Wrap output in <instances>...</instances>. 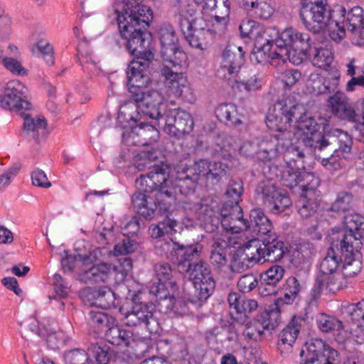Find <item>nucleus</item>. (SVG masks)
I'll return each instance as SVG.
<instances>
[{
    "label": "nucleus",
    "mask_w": 364,
    "mask_h": 364,
    "mask_svg": "<svg viewBox=\"0 0 364 364\" xmlns=\"http://www.w3.org/2000/svg\"><path fill=\"white\" fill-rule=\"evenodd\" d=\"M294 133L287 131L279 134L282 146L286 147L285 157L290 154L298 159H304L308 155L314 154L321 164L328 171H334L341 168L337 157L351 151L353 141L350 135L339 129H331L321 134L319 132L321 125L317 120L304 112L295 119Z\"/></svg>",
    "instance_id": "obj_1"
},
{
    "label": "nucleus",
    "mask_w": 364,
    "mask_h": 364,
    "mask_svg": "<svg viewBox=\"0 0 364 364\" xmlns=\"http://www.w3.org/2000/svg\"><path fill=\"white\" fill-rule=\"evenodd\" d=\"M149 67L127 71V85L129 92L134 102H129L121 106L119 118L128 123L137 124L140 129L146 128L157 134L156 129L149 124L148 119L155 120L160 127L165 114L166 105L162 95L156 90L149 89L151 82ZM143 133L142 134H144Z\"/></svg>",
    "instance_id": "obj_2"
},
{
    "label": "nucleus",
    "mask_w": 364,
    "mask_h": 364,
    "mask_svg": "<svg viewBox=\"0 0 364 364\" xmlns=\"http://www.w3.org/2000/svg\"><path fill=\"white\" fill-rule=\"evenodd\" d=\"M122 11L115 9L122 38L129 52L135 56L128 70L150 67L154 54L149 48L151 35L146 31L151 15L150 9L135 0H124Z\"/></svg>",
    "instance_id": "obj_3"
},
{
    "label": "nucleus",
    "mask_w": 364,
    "mask_h": 364,
    "mask_svg": "<svg viewBox=\"0 0 364 364\" xmlns=\"http://www.w3.org/2000/svg\"><path fill=\"white\" fill-rule=\"evenodd\" d=\"M168 247L173 245V250L176 257L178 270L184 274L193 286V294H190L200 301L206 300L215 289V281L211 274L209 265L199 259L202 246L181 245L166 241Z\"/></svg>",
    "instance_id": "obj_4"
},
{
    "label": "nucleus",
    "mask_w": 364,
    "mask_h": 364,
    "mask_svg": "<svg viewBox=\"0 0 364 364\" xmlns=\"http://www.w3.org/2000/svg\"><path fill=\"white\" fill-rule=\"evenodd\" d=\"M276 48L274 56L279 57L282 63L289 61L292 64L299 65L307 58L309 49H311V40L308 33L289 27L275 38Z\"/></svg>",
    "instance_id": "obj_5"
},
{
    "label": "nucleus",
    "mask_w": 364,
    "mask_h": 364,
    "mask_svg": "<svg viewBox=\"0 0 364 364\" xmlns=\"http://www.w3.org/2000/svg\"><path fill=\"white\" fill-rule=\"evenodd\" d=\"M156 159V151L142 152L136 161L135 166L139 171L151 169L149 172L158 188L154 197L159 207L167 210L174 203V188H170L172 179L169 177V167L163 164H153Z\"/></svg>",
    "instance_id": "obj_6"
},
{
    "label": "nucleus",
    "mask_w": 364,
    "mask_h": 364,
    "mask_svg": "<svg viewBox=\"0 0 364 364\" xmlns=\"http://www.w3.org/2000/svg\"><path fill=\"white\" fill-rule=\"evenodd\" d=\"M333 13L328 6H302L300 18L305 27L313 33L327 30L331 38L340 41L346 36L344 26L338 20L333 19Z\"/></svg>",
    "instance_id": "obj_7"
},
{
    "label": "nucleus",
    "mask_w": 364,
    "mask_h": 364,
    "mask_svg": "<svg viewBox=\"0 0 364 364\" xmlns=\"http://www.w3.org/2000/svg\"><path fill=\"white\" fill-rule=\"evenodd\" d=\"M123 321L129 326L144 325L150 333H158L161 330L157 312L154 306L139 301V296L134 295L131 299H126L119 308Z\"/></svg>",
    "instance_id": "obj_8"
},
{
    "label": "nucleus",
    "mask_w": 364,
    "mask_h": 364,
    "mask_svg": "<svg viewBox=\"0 0 364 364\" xmlns=\"http://www.w3.org/2000/svg\"><path fill=\"white\" fill-rule=\"evenodd\" d=\"M364 229H348L341 242V252L344 257L342 274L346 279L357 275L362 267L361 253Z\"/></svg>",
    "instance_id": "obj_9"
},
{
    "label": "nucleus",
    "mask_w": 364,
    "mask_h": 364,
    "mask_svg": "<svg viewBox=\"0 0 364 364\" xmlns=\"http://www.w3.org/2000/svg\"><path fill=\"white\" fill-rule=\"evenodd\" d=\"M304 107L290 97L277 100L269 109L267 125L272 129L287 132L289 127L294 123L298 116L303 113Z\"/></svg>",
    "instance_id": "obj_10"
},
{
    "label": "nucleus",
    "mask_w": 364,
    "mask_h": 364,
    "mask_svg": "<svg viewBox=\"0 0 364 364\" xmlns=\"http://www.w3.org/2000/svg\"><path fill=\"white\" fill-rule=\"evenodd\" d=\"M171 62L170 65L164 64L162 74L166 79L167 93L169 97H181L187 101L193 100V90L186 77L181 71L183 62L177 60Z\"/></svg>",
    "instance_id": "obj_11"
},
{
    "label": "nucleus",
    "mask_w": 364,
    "mask_h": 364,
    "mask_svg": "<svg viewBox=\"0 0 364 364\" xmlns=\"http://www.w3.org/2000/svg\"><path fill=\"white\" fill-rule=\"evenodd\" d=\"M158 37L161 42V56L163 64L170 65L177 60L185 62L186 53L178 46V36L172 25L164 23L158 29Z\"/></svg>",
    "instance_id": "obj_12"
},
{
    "label": "nucleus",
    "mask_w": 364,
    "mask_h": 364,
    "mask_svg": "<svg viewBox=\"0 0 364 364\" xmlns=\"http://www.w3.org/2000/svg\"><path fill=\"white\" fill-rule=\"evenodd\" d=\"M301 355L305 358L301 364H337L338 352L321 339H312L306 343Z\"/></svg>",
    "instance_id": "obj_13"
},
{
    "label": "nucleus",
    "mask_w": 364,
    "mask_h": 364,
    "mask_svg": "<svg viewBox=\"0 0 364 364\" xmlns=\"http://www.w3.org/2000/svg\"><path fill=\"white\" fill-rule=\"evenodd\" d=\"M306 184L302 185V198L299 200L298 212L303 218L312 215L319 205L321 200L320 191L317 190L319 179L314 174H305Z\"/></svg>",
    "instance_id": "obj_14"
},
{
    "label": "nucleus",
    "mask_w": 364,
    "mask_h": 364,
    "mask_svg": "<svg viewBox=\"0 0 364 364\" xmlns=\"http://www.w3.org/2000/svg\"><path fill=\"white\" fill-rule=\"evenodd\" d=\"M278 36V30L274 27L266 28L261 35L256 37L255 48L251 53L250 60L257 64L274 63V60L279 57L274 56V51L271 52L275 38Z\"/></svg>",
    "instance_id": "obj_15"
},
{
    "label": "nucleus",
    "mask_w": 364,
    "mask_h": 364,
    "mask_svg": "<svg viewBox=\"0 0 364 364\" xmlns=\"http://www.w3.org/2000/svg\"><path fill=\"white\" fill-rule=\"evenodd\" d=\"M159 128L177 137L190 133L193 128V121L189 113L181 109H170L165 114Z\"/></svg>",
    "instance_id": "obj_16"
},
{
    "label": "nucleus",
    "mask_w": 364,
    "mask_h": 364,
    "mask_svg": "<svg viewBox=\"0 0 364 364\" xmlns=\"http://www.w3.org/2000/svg\"><path fill=\"white\" fill-rule=\"evenodd\" d=\"M279 314L274 307L265 311L258 317L246 324L243 331L245 338L251 341L260 340L264 330H272L278 326Z\"/></svg>",
    "instance_id": "obj_17"
},
{
    "label": "nucleus",
    "mask_w": 364,
    "mask_h": 364,
    "mask_svg": "<svg viewBox=\"0 0 364 364\" xmlns=\"http://www.w3.org/2000/svg\"><path fill=\"white\" fill-rule=\"evenodd\" d=\"M244 54L241 46H228L223 52L218 75L228 80L236 76L245 61Z\"/></svg>",
    "instance_id": "obj_18"
},
{
    "label": "nucleus",
    "mask_w": 364,
    "mask_h": 364,
    "mask_svg": "<svg viewBox=\"0 0 364 364\" xmlns=\"http://www.w3.org/2000/svg\"><path fill=\"white\" fill-rule=\"evenodd\" d=\"M95 357V363H91L88 353L80 348L68 350L64 354L65 364H108L110 354L107 349L94 346L90 349Z\"/></svg>",
    "instance_id": "obj_19"
},
{
    "label": "nucleus",
    "mask_w": 364,
    "mask_h": 364,
    "mask_svg": "<svg viewBox=\"0 0 364 364\" xmlns=\"http://www.w3.org/2000/svg\"><path fill=\"white\" fill-rule=\"evenodd\" d=\"M347 283L343 274L338 272L332 274H318L311 289V296L316 299L323 292L335 293L346 287Z\"/></svg>",
    "instance_id": "obj_20"
},
{
    "label": "nucleus",
    "mask_w": 364,
    "mask_h": 364,
    "mask_svg": "<svg viewBox=\"0 0 364 364\" xmlns=\"http://www.w3.org/2000/svg\"><path fill=\"white\" fill-rule=\"evenodd\" d=\"M155 276L159 281L157 286H151L150 292L156 295V297L166 299L164 294V288L170 287L173 290L177 289L176 282L173 280V270L169 264L166 262L157 263L154 267Z\"/></svg>",
    "instance_id": "obj_21"
},
{
    "label": "nucleus",
    "mask_w": 364,
    "mask_h": 364,
    "mask_svg": "<svg viewBox=\"0 0 364 364\" xmlns=\"http://www.w3.org/2000/svg\"><path fill=\"white\" fill-rule=\"evenodd\" d=\"M220 215L221 219L216 217L212 218L211 215H208L210 223H205V225L218 228L220 224L222 228H237L233 221L241 220L243 218L242 210L237 202L235 203L226 202L221 209Z\"/></svg>",
    "instance_id": "obj_22"
},
{
    "label": "nucleus",
    "mask_w": 364,
    "mask_h": 364,
    "mask_svg": "<svg viewBox=\"0 0 364 364\" xmlns=\"http://www.w3.org/2000/svg\"><path fill=\"white\" fill-rule=\"evenodd\" d=\"M81 296L87 300L90 305L98 306L102 309H108L114 304V294L106 286L100 287H88L84 289Z\"/></svg>",
    "instance_id": "obj_23"
},
{
    "label": "nucleus",
    "mask_w": 364,
    "mask_h": 364,
    "mask_svg": "<svg viewBox=\"0 0 364 364\" xmlns=\"http://www.w3.org/2000/svg\"><path fill=\"white\" fill-rule=\"evenodd\" d=\"M302 321L301 317L294 316L279 333L277 348L281 354L285 355L290 352L300 331Z\"/></svg>",
    "instance_id": "obj_24"
},
{
    "label": "nucleus",
    "mask_w": 364,
    "mask_h": 364,
    "mask_svg": "<svg viewBox=\"0 0 364 364\" xmlns=\"http://www.w3.org/2000/svg\"><path fill=\"white\" fill-rule=\"evenodd\" d=\"M258 254L252 244L236 250L230 264L232 271L241 272L249 268L250 265L259 262V255Z\"/></svg>",
    "instance_id": "obj_25"
},
{
    "label": "nucleus",
    "mask_w": 364,
    "mask_h": 364,
    "mask_svg": "<svg viewBox=\"0 0 364 364\" xmlns=\"http://www.w3.org/2000/svg\"><path fill=\"white\" fill-rule=\"evenodd\" d=\"M328 102L332 112L339 118L356 121L358 116L355 111L343 92H336L330 97Z\"/></svg>",
    "instance_id": "obj_26"
},
{
    "label": "nucleus",
    "mask_w": 364,
    "mask_h": 364,
    "mask_svg": "<svg viewBox=\"0 0 364 364\" xmlns=\"http://www.w3.org/2000/svg\"><path fill=\"white\" fill-rule=\"evenodd\" d=\"M262 196L264 203L273 205L272 211L279 213L285 210L291 203L290 198L276 189L272 184H267L262 188Z\"/></svg>",
    "instance_id": "obj_27"
},
{
    "label": "nucleus",
    "mask_w": 364,
    "mask_h": 364,
    "mask_svg": "<svg viewBox=\"0 0 364 364\" xmlns=\"http://www.w3.org/2000/svg\"><path fill=\"white\" fill-rule=\"evenodd\" d=\"M354 203V196L351 193L343 191L338 193L337 197L332 203L328 214L321 217L319 221V225L324 227L333 225V223L331 222L330 220H333V218L330 215L329 213H344L348 211L353 208Z\"/></svg>",
    "instance_id": "obj_28"
},
{
    "label": "nucleus",
    "mask_w": 364,
    "mask_h": 364,
    "mask_svg": "<svg viewBox=\"0 0 364 364\" xmlns=\"http://www.w3.org/2000/svg\"><path fill=\"white\" fill-rule=\"evenodd\" d=\"M291 156H293L292 159L294 164L299 159L296 156H293L292 154H290L289 158H286L285 156H284L287 166L282 171L281 180L282 184L289 188H293L297 186L302 188V185L306 184V181L304 178V175L312 173L308 172L301 173L296 171L291 164Z\"/></svg>",
    "instance_id": "obj_29"
},
{
    "label": "nucleus",
    "mask_w": 364,
    "mask_h": 364,
    "mask_svg": "<svg viewBox=\"0 0 364 364\" xmlns=\"http://www.w3.org/2000/svg\"><path fill=\"white\" fill-rule=\"evenodd\" d=\"M341 12L343 13L344 18L342 22L340 21L341 26H344V29L353 33H356L360 29H364V10L360 6H354L350 9L348 13L346 9H342Z\"/></svg>",
    "instance_id": "obj_30"
},
{
    "label": "nucleus",
    "mask_w": 364,
    "mask_h": 364,
    "mask_svg": "<svg viewBox=\"0 0 364 364\" xmlns=\"http://www.w3.org/2000/svg\"><path fill=\"white\" fill-rule=\"evenodd\" d=\"M196 14L197 11L189 6L180 13L178 24L184 36L198 26L205 25L203 18L201 16H196Z\"/></svg>",
    "instance_id": "obj_31"
},
{
    "label": "nucleus",
    "mask_w": 364,
    "mask_h": 364,
    "mask_svg": "<svg viewBox=\"0 0 364 364\" xmlns=\"http://www.w3.org/2000/svg\"><path fill=\"white\" fill-rule=\"evenodd\" d=\"M112 272L111 266L101 263L92 266L80 274V280L85 283L106 282Z\"/></svg>",
    "instance_id": "obj_32"
},
{
    "label": "nucleus",
    "mask_w": 364,
    "mask_h": 364,
    "mask_svg": "<svg viewBox=\"0 0 364 364\" xmlns=\"http://www.w3.org/2000/svg\"><path fill=\"white\" fill-rule=\"evenodd\" d=\"M198 181L191 176H188L187 169L180 173L174 181H171V187L174 188V201L178 193L188 196L194 193Z\"/></svg>",
    "instance_id": "obj_33"
},
{
    "label": "nucleus",
    "mask_w": 364,
    "mask_h": 364,
    "mask_svg": "<svg viewBox=\"0 0 364 364\" xmlns=\"http://www.w3.org/2000/svg\"><path fill=\"white\" fill-rule=\"evenodd\" d=\"M284 274V269L277 264L272 265L267 271L260 274L262 286H268L271 289L267 293L262 291V296L272 295L276 293V285L282 279Z\"/></svg>",
    "instance_id": "obj_34"
},
{
    "label": "nucleus",
    "mask_w": 364,
    "mask_h": 364,
    "mask_svg": "<svg viewBox=\"0 0 364 364\" xmlns=\"http://www.w3.org/2000/svg\"><path fill=\"white\" fill-rule=\"evenodd\" d=\"M308 55L312 58V63L314 66L323 69L329 68L333 60L332 49L328 46L320 48L311 46V49H309L307 53Z\"/></svg>",
    "instance_id": "obj_35"
},
{
    "label": "nucleus",
    "mask_w": 364,
    "mask_h": 364,
    "mask_svg": "<svg viewBox=\"0 0 364 364\" xmlns=\"http://www.w3.org/2000/svg\"><path fill=\"white\" fill-rule=\"evenodd\" d=\"M24 118L23 133L28 136L38 139V136L43 134L46 128V121L44 117L36 116L32 117L28 114H21Z\"/></svg>",
    "instance_id": "obj_36"
},
{
    "label": "nucleus",
    "mask_w": 364,
    "mask_h": 364,
    "mask_svg": "<svg viewBox=\"0 0 364 364\" xmlns=\"http://www.w3.org/2000/svg\"><path fill=\"white\" fill-rule=\"evenodd\" d=\"M149 198L144 193L138 192L132 196V199L135 211L146 219L154 214L156 207L159 206L156 198L153 202L148 200Z\"/></svg>",
    "instance_id": "obj_37"
},
{
    "label": "nucleus",
    "mask_w": 364,
    "mask_h": 364,
    "mask_svg": "<svg viewBox=\"0 0 364 364\" xmlns=\"http://www.w3.org/2000/svg\"><path fill=\"white\" fill-rule=\"evenodd\" d=\"M198 5H203V9H217L215 19L217 22H225L230 14L228 0H193Z\"/></svg>",
    "instance_id": "obj_38"
},
{
    "label": "nucleus",
    "mask_w": 364,
    "mask_h": 364,
    "mask_svg": "<svg viewBox=\"0 0 364 364\" xmlns=\"http://www.w3.org/2000/svg\"><path fill=\"white\" fill-rule=\"evenodd\" d=\"M220 240L222 242L215 241L212 245L210 256L211 263L218 268L225 266L228 262V243L230 242V237L228 236L227 240L225 238Z\"/></svg>",
    "instance_id": "obj_39"
},
{
    "label": "nucleus",
    "mask_w": 364,
    "mask_h": 364,
    "mask_svg": "<svg viewBox=\"0 0 364 364\" xmlns=\"http://www.w3.org/2000/svg\"><path fill=\"white\" fill-rule=\"evenodd\" d=\"M254 247L259 255V261L264 259L272 262L280 260L287 249L282 241L274 242V243L266 247H257V245H254Z\"/></svg>",
    "instance_id": "obj_40"
},
{
    "label": "nucleus",
    "mask_w": 364,
    "mask_h": 364,
    "mask_svg": "<svg viewBox=\"0 0 364 364\" xmlns=\"http://www.w3.org/2000/svg\"><path fill=\"white\" fill-rule=\"evenodd\" d=\"M341 311L344 317L357 323L356 327L364 328V299L355 304H343Z\"/></svg>",
    "instance_id": "obj_41"
},
{
    "label": "nucleus",
    "mask_w": 364,
    "mask_h": 364,
    "mask_svg": "<svg viewBox=\"0 0 364 364\" xmlns=\"http://www.w3.org/2000/svg\"><path fill=\"white\" fill-rule=\"evenodd\" d=\"M217 118L230 125L237 126L242 124L240 116H239L236 107L231 103L220 104L215 109Z\"/></svg>",
    "instance_id": "obj_42"
},
{
    "label": "nucleus",
    "mask_w": 364,
    "mask_h": 364,
    "mask_svg": "<svg viewBox=\"0 0 364 364\" xmlns=\"http://www.w3.org/2000/svg\"><path fill=\"white\" fill-rule=\"evenodd\" d=\"M341 262L342 258L339 255L338 250H336L332 247H329L320 264V273L318 274H332L337 272Z\"/></svg>",
    "instance_id": "obj_43"
},
{
    "label": "nucleus",
    "mask_w": 364,
    "mask_h": 364,
    "mask_svg": "<svg viewBox=\"0 0 364 364\" xmlns=\"http://www.w3.org/2000/svg\"><path fill=\"white\" fill-rule=\"evenodd\" d=\"M107 341L112 345L127 346L132 337V333L127 331L119 326L117 325L116 322L114 324H110L105 333Z\"/></svg>",
    "instance_id": "obj_44"
},
{
    "label": "nucleus",
    "mask_w": 364,
    "mask_h": 364,
    "mask_svg": "<svg viewBox=\"0 0 364 364\" xmlns=\"http://www.w3.org/2000/svg\"><path fill=\"white\" fill-rule=\"evenodd\" d=\"M88 322L96 333H100L104 328H108L110 324H114L116 320L104 311L91 310L89 312Z\"/></svg>",
    "instance_id": "obj_45"
},
{
    "label": "nucleus",
    "mask_w": 364,
    "mask_h": 364,
    "mask_svg": "<svg viewBox=\"0 0 364 364\" xmlns=\"http://www.w3.org/2000/svg\"><path fill=\"white\" fill-rule=\"evenodd\" d=\"M0 107L5 109L18 112L31 109V104L28 100L22 101L13 95L8 97L7 90L4 89V94L0 95Z\"/></svg>",
    "instance_id": "obj_46"
},
{
    "label": "nucleus",
    "mask_w": 364,
    "mask_h": 364,
    "mask_svg": "<svg viewBox=\"0 0 364 364\" xmlns=\"http://www.w3.org/2000/svg\"><path fill=\"white\" fill-rule=\"evenodd\" d=\"M316 321L318 328L325 333L332 331H338L343 328L342 321L334 316L323 313H319L316 315Z\"/></svg>",
    "instance_id": "obj_47"
},
{
    "label": "nucleus",
    "mask_w": 364,
    "mask_h": 364,
    "mask_svg": "<svg viewBox=\"0 0 364 364\" xmlns=\"http://www.w3.org/2000/svg\"><path fill=\"white\" fill-rule=\"evenodd\" d=\"M209 33L210 31L205 29V26H200L185 36V38L191 47L203 50L207 45L206 37Z\"/></svg>",
    "instance_id": "obj_48"
},
{
    "label": "nucleus",
    "mask_w": 364,
    "mask_h": 364,
    "mask_svg": "<svg viewBox=\"0 0 364 364\" xmlns=\"http://www.w3.org/2000/svg\"><path fill=\"white\" fill-rule=\"evenodd\" d=\"M34 55L45 59L48 65L54 63L53 48V46L46 40H40L37 42L35 48L32 49Z\"/></svg>",
    "instance_id": "obj_49"
},
{
    "label": "nucleus",
    "mask_w": 364,
    "mask_h": 364,
    "mask_svg": "<svg viewBox=\"0 0 364 364\" xmlns=\"http://www.w3.org/2000/svg\"><path fill=\"white\" fill-rule=\"evenodd\" d=\"M209 161L205 159H200L195 161L193 164L186 168L188 176H191L198 182L200 179L207 181Z\"/></svg>",
    "instance_id": "obj_50"
},
{
    "label": "nucleus",
    "mask_w": 364,
    "mask_h": 364,
    "mask_svg": "<svg viewBox=\"0 0 364 364\" xmlns=\"http://www.w3.org/2000/svg\"><path fill=\"white\" fill-rule=\"evenodd\" d=\"M289 293H286L284 299H279L272 306L279 313V306L281 304H291L300 291L301 287L297 279L293 277L288 282Z\"/></svg>",
    "instance_id": "obj_51"
},
{
    "label": "nucleus",
    "mask_w": 364,
    "mask_h": 364,
    "mask_svg": "<svg viewBox=\"0 0 364 364\" xmlns=\"http://www.w3.org/2000/svg\"><path fill=\"white\" fill-rule=\"evenodd\" d=\"M228 166L220 161L210 162L208 164L207 181L212 183L219 182L226 175Z\"/></svg>",
    "instance_id": "obj_52"
},
{
    "label": "nucleus",
    "mask_w": 364,
    "mask_h": 364,
    "mask_svg": "<svg viewBox=\"0 0 364 364\" xmlns=\"http://www.w3.org/2000/svg\"><path fill=\"white\" fill-rule=\"evenodd\" d=\"M7 90V96L10 95L21 100L22 101L27 99L28 89L27 87L18 80H11L8 82L4 87Z\"/></svg>",
    "instance_id": "obj_53"
},
{
    "label": "nucleus",
    "mask_w": 364,
    "mask_h": 364,
    "mask_svg": "<svg viewBox=\"0 0 364 364\" xmlns=\"http://www.w3.org/2000/svg\"><path fill=\"white\" fill-rule=\"evenodd\" d=\"M279 140L281 139L279 135L278 138L275 139L274 141H270L267 144L266 147L259 150L257 153V159L260 161L267 162L270 161L272 159L275 158L279 152V146L276 144V141Z\"/></svg>",
    "instance_id": "obj_54"
},
{
    "label": "nucleus",
    "mask_w": 364,
    "mask_h": 364,
    "mask_svg": "<svg viewBox=\"0 0 364 364\" xmlns=\"http://www.w3.org/2000/svg\"><path fill=\"white\" fill-rule=\"evenodd\" d=\"M250 224L247 225V221L243 220V225L246 228H250V225L259 228L260 226L271 225L270 220L260 209H254L250 214Z\"/></svg>",
    "instance_id": "obj_55"
},
{
    "label": "nucleus",
    "mask_w": 364,
    "mask_h": 364,
    "mask_svg": "<svg viewBox=\"0 0 364 364\" xmlns=\"http://www.w3.org/2000/svg\"><path fill=\"white\" fill-rule=\"evenodd\" d=\"M243 193L242 182L240 180H231L225 191V196L230 198L228 203H239V198Z\"/></svg>",
    "instance_id": "obj_56"
},
{
    "label": "nucleus",
    "mask_w": 364,
    "mask_h": 364,
    "mask_svg": "<svg viewBox=\"0 0 364 364\" xmlns=\"http://www.w3.org/2000/svg\"><path fill=\"white\" fill-rule=\"evenodd\" d=\"M239 28L243 38H256L262 33L257 23L250 19H244L241 22Z\"/></svg>",
    "instance_id": "obj_57"
},
{
    "label": "nucleus",
    "mask_w": 364,
    "mask_h": 364,
    "mask_svg": "<svg viewBox=\"0 0 364 364\" xmlns=\"http://www.w3.org/2000/svg\"><path fill=\"white\" fill-rule=\"evenodd\" d=\"M255 6H249L255 9V13L261 18L268 19L274 13V8L272 6L269 0H255Z\"/></svg>",
    "instance_id": "obj_58"
},
{
    "label": "nucleus",
    "mask_w": 364,
    "mask_h": 364,
    "mask_svg": "<svg viewBox=\"0 0 364 364\" xmlns=\"http://www.w3.org/2000/svg\"><path fill=\"white\" fill-rule=\"evenodd\" d=\"M258 285L257 277L253 274H246L240 277L237 282L240 291L249 293Z\"/></svg>",
    "instance_id": "obj_59"
},
{
    "label": "nucleus",
    "mask_w": 364,
    "mask_h": 364,
    "mask_svg": "<svg viewBox=\"0 0 364 364\" xmlns=\"http://www.w3.org/2000/svg\"><path fill=\"white\" fill-rule=\"evenodd\" d=\"M313 255V251L309 245H302L296 249L293 253V262L296 264H306Z\"/></svg>",
    "instance_id": "obj_60"
},
{
    "label": "nucleus",
    "mask_w": 364,
    "mask_h": 364,
    "mask_svg": "<svg viewBox=\"0 0 364 364\" xmlns=\"http://www.w3.org/2000/svg\"><path fill=\"white\" fill-rule=\"evenodd\" d=\"M136 186L138 189L143 192H153L157 191V186L155 181L151 176L150 172L146 175H141L139 178L136 180Z\"/></svg>",
    "instance_id": "obj_61"
},
{
    "label": "nucleus",
    "mask_w": 364,
    "mask_h": 364,
    "mask_svg": "<svg viewBox=\"0 0 364 364\" xmlns=\"http://www.w3.org/2000/svg\"><path fill=\"white\" fill-rule=\"evenodd\" d=\"M340 72L337 70L328 73L326 76H323L324 80H323L325 88L326 90V94L339 92L338 87L340 82Z\"/></svg>",
    "instance_id": "obj_62"
},
{
    "label": "nucleus",
    "mask_w": 364,
    "mask_h": 364,
    "mask_svg": "<svg viewBox=\"0 0 364 364\" xmlns=\"http://www.w3.org/2000/svg\"><path fill=\"white\" fill-rule=\"evenodd\" d=\"M83 249L81 248L80 244H77L75 246V253L74 254V259L76 262H81L83 265L91 264L95 256L90 249H87L85 245H82Z\"/></svg>",
    "instance_id": "obj_63"
},
{
    "label": "nucleus",
    "mask_w": 364,
    "mask_h": 364,
    "mask_svg": "<svg viewBox=\"0 0 364 364\" xmlns=\"http://www.w3.org/2000/svg\"><path fill=\"white\" fill-rule=\"evenodd\" d=\"M3 65L14 75L26 76L28 74L21 63L14 58H4Z\"/></svg>",
    "instance_id": "obj_64"
}]
</instances>
